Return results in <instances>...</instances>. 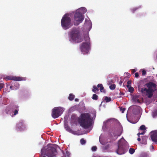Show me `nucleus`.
Wrapping results in <instances>:
<instances>
[{"label":"nucleus","mask_w":157,"mask_h":157,"mask_svg":"<svg viewBox=\"0 0 157 157\" xmlns=\"http://www.w3.org/2000/svg\"><path fill=\"white\" fill-rule=\"evenodd\" d=\"M147 88L145 87H138L139 91L143 94L145 95L149 98H151L153 95V93L156 88V85L152 82H149L144 85Z\"/></svg>","instance_id":"1"},{"label":"nucleus","mask_w":157,"mask_h":157,"mask_svg":"<svg viewBox=\"0 0 157 157\" xmlns=\"http://www.w3.org/2000/svg\"><path fill=\"white\" fill-rule=\"evenodd\" d=\"M80 125L82 128L87 129L92 125V119L91 115L88 113L81 114L79 119Z\"/></svg>","instance_id":"2"},{"label":"nucleus","mask_w":157,"mask_h":157,"mask_svg":"<svg viewBox=\"0 0 157 157\" xmlns=\"http://www.w3.org/2000/svg\"><path fill=\"white\" fill-rule=\"evenodd\" d=\"M57 146L52 144H48L47 147H44L41 150V155H45L48 157H54L57 152L56 148Z\"/></svg>","instance_id":"3"},{"label":"nucleus","mask_w":157,"mask_h":157,"mask_svg":"<svg viewBox=\"0 0 157 157\" xmlns=\"http://www.w3.org/2000/svg\"><path fill=\"white\" fill-rule=\"evenodd\" d=\"M86 11V8L82 7L77 10L74 14V24L75 25H78L82 22L84 19V17L82 14Z\"/></svg>","instance_id":"4"},{"label":"nucleus","mask_w":157,"mask_h":157,"mask_svg":"<svg viewBox=\"0 0 157 157\" xmlns=\"http://www.w3.org/2000/svg\"><path fill=\"white\" fill-rule=\"evenodd\" d=\"M69 36L74 41L79 43L83 40L79 30L77 28H73L69 33Z\"/></svg>","instance_id":"5"},{"label":"nucleus","mask_w":157,"mask_h":157,"mask_svg":"<svg viewBox=\"0 0 157 157\" xmlns=\"http://www.w3.org/2000/svg\"><path fill=\"white\" fill-rule=\"evenodd\" d=\"M61 25L63 29L65 30L71 27V19L67 16V14L63 16L61 20Z\"/></svg>","instance_id":"6"},{"label":"nucleus","mask_w":157,"mask_h":157,"mask_svg":"<svg viewBox=\"0 0 157 157\" xmlns=\"http://www.w3.org/2000/svg\"><path fill=\"white\" fill-rule=\"evenodd\" d=\"M90 38L89 36H86L84 37V40L86 42L82 44L80 49L82 52L84 53L87 52L90 48Z\"/></svg>","instance_id":"7"},{"label":"nucleus","mask_w":157,"mask_h":157,"mask_svg":"<svg viewBox=\"0 0 157 157\" xmlns=\"http://www.w3.org/2000/svg\"><path fill=\"white\" fill-rule=\"evenodd\" d=\"M63 111V109L61 107H55L52 109V116L54 119L57 118L62 114Z\"/></svg>","instance_id":"8"},{"label":"nucleus","mask_w":157,"mask_h":157,"mask_svg":"<svg viewBox=\"0 0 157 157\" xmlns=\"http://www.w3.org/2000/svg\"><path fill=\"white\" fill-rule=\"evenodd\" d=\"M124 140V138H122L118 141V148L116 152L119 155L123 154L125 152L124 147L125 143L123 141H122V140Z\"/></svg>","instance_id":"9"},{"label":"nucleus","mask_w":157,"mask_h":157,"mask_svg":"<svg viewBox=\"0 0 157 157\" xmlns=\"http://www.w3.org/2000/svg\"><path fill=\"white\" fill-rule=\"evenodd\" d=\"M16 129L17 131H23L26 129V127L23 120H21L17 124Z\"/></svg>","instance_id":"10"},{"label":"nucleus","mask_w":157,"mask_h":157,"mask_svg":"<svg viewBox=\"0 0 157 157\" xmlns=\"http://www.w3.org/2000/svg\"><path fill=\"white\" fill-rule=\"evenodd\" d=\"M11 108L12 114L11 115V116L13 117L18 113L19 110V107L18 105H15L11 107Z\"/></svg>","instance_id":"11"},{"label":"nucleus","mask_w":157,"mask_h":157,"mask_svg":"<svg viewBox=\"0 0 157 157\" xmlns=\"http://www.w3.org/2000/svg\"><path fill=\"white\" fill-rule=\"evenodd\" d=\"M6 79L8 80H12L15 81H21L23 80V77H20L16 76H8L6 77Z\"/></svg>","instance_id":"12"},{"label":"nucleus","mask_w":157,"mask_h":157,"mask_svg":"<svg viewBox=\"0 0 157 157\" xmlns=\"http://www.w3.org/2000/svg\"><path fill=\"white\" fill-rule=\"evenodd\" d=\"M151 138L153 142H157V131H153L151 132Z\"/></svg>","instance_id":"13"},{"label":"nucleus","mask_w":157,"mask_h":157,"mask_svg":"<svg viewBox=\"0 0 157 157\" xmlns=\"http://www.w3.org/2000/svg\"><path fill=\"white\" fill-rule=\"evenodd\" d=\"M77 116L76 115L72 114L71 118V122L72 123H75L77 120Z\"/></svg>","instance_id":"14"},{"label":"nucleus","mask_w":157,"mask_h":157,"mask_svg":"<svg viewBox=\"0 0 157 157\" xmlns=\"http://www.w3.org/2000/svg\"><path fill=\"white\" fill-rule=\"evenodd\" d=\"M11 108V107H7L5 110V113L7 114H9L11 116L12 114Z\"/></svg>","instance_id":"15"},{"label":"nucleus","mask_w":157,"mask_h":157,"mask_svg":"<svg viewBox=\"0 0 157 157\" xmlns=\"http://www.w3.org/2000/svg\"><path fill=\"white\" fill-rule=\"evenodd\" d=\"M64 127L67 131L73 134H75V132L71 130L67 125H65Z\"/></svg>","instance_id":"16"},{"label":"nucleus","mask_w":157,"mask_h":157,"mask_svg":"<svg viewBox=\"0 0 157 157\" xmlns=\"http://www.w3.org/2000/svg\"><path fill=\"white\" fill-rule=\"evenodd\" d=\"M97 87L100 88V90L101 92L104 93H105V90H104V87L101 84H99L97 85Z\"/></svg>","instance_id":"17"},{"label":"nucleus","mask_w":157,"mask_h":157,"mask_svg":"<svg viewBox=\"0 0 157 157\" xmlns=\"http://www.w3.org/2000/svg\"><path fill=\"white\" fill-rule=\"evenodd\" d=\"M147 137L146 136H144L142 137V144H146L147 143Z\"/></svg>","instance_id":"18"},{"label":"nucleus","mask_w":157,"mask_h":157,"mask_svg":"<svg viewBox=\"0 0 157 157\" xmlns=\"http://www.w3.org/2000/svg\"><path fill=\"white\" fill-rule=\"evenodd\" d=\"M75 97L74 95L73 94H69V96L68 97V99L70 101H72L74 99Z\"/></svg>","instance_id":"19"},{"label":"nucleus","mask_w":157,"mask_h":157,"mask_svg":"<svg viewBox=\"0 0 157 157\" xmlns=\"http://www.w3.org/2000/svg\"><path fill=\"white\" fill-rule=\"evenodd\" d=\"M93 89L92 91L94 93H96V91H98L99 89L95 86H94L93 87Z\"/></svg>","instance_id":"20"},{"label":"nucleus","mask_w":157,"mask_h":157,"mask_svg":"<svg viewBox=\"0 0 157 157\" xmlns=\"http://www.w3.org/2000/svg\"><path fill=\"white\" fill-rule=\"evenodd\" d=\"M104 100L106 102H108L111 101V99L110 97H105V98Z\"/></svg>","instance_id":"21"},{"label":"nucleus","mask_w":157,"mask_h":157,"mask_svg":"<svg viewBox=\"0 0 157 157\" xmlns=\"http://www.w3.org/2000/svg\"><path fill=\"white\" fill-rule=\"evenodd\" d=\"M14 89H13V90H17L19 88V84H18L17 82H16L15 83L14 86Z\"/></svg>","instance_id":"22"},{"label":"nucleus","mask_w":157,"mask_h":157,"mask_svg":"<svg viewBox=\"0 0 157 157\" xmlns=\"http://www.w3.org/2000/svg\"><path fill=\"white\" fill-rule=\"evenodd\" d=\"M116 88V85L115 84H112L109 86L110 89L112 90H114Z\"/></svg>","instance_id":"23"},{"label":"nucleus","mask_w":157,"mask_h":157,"mask_svg":"<svg viewBox=\"0 0 157 157\" xmlns=\"http://www.w3.org/2000/svg\"><path fill=\"white\" fill-rule=\"evenodd\" d=\"M92 98L93 100H97L98 99V96L97 94H94L93 95Z\"/></svg>","instance_id":"24"},{"label":"nucleus","mask_w":157,"mask_h":157,"mask_svg":"<svg viewBox=\"0 0 157 157\" xmlns=\"http://www.w3.org/2000/svg\"><path fill=\"white\" fill-rule=\"evenodd\" d=\"M135 151V149L133 148H130L129 150V152L131 154H133Z\"/></svg>","instance_id":"25"},{"label":"nucleus","mask_w":157,"mask_h":157,"mask_svg":"<svg viewBox=\"0 0 157 157\" xmlns=\"http://www.w3.org/2000/svg\"><path fill=\"white\" fill-rule=\"evenodd\" d=\"M147 154L145 153H142L141 155V157H148Z\"/></svg>","instance_id":"26"},{"label":"nucleus","mask_w":157,"mask_h":157,"mask_svg":"<svg viewBox=\"0 0 157 157\" xmlns=\"http://www.w3.org/2000/svg\"><path fill=\"white\" fill-rule=\"evenodd\" d=\"M80 142L81 144L82 145L86 143V140H85L83 138H82L80 140Z\"/></svg>","instance_id":"27"},{"label":"nucleus","mask_w":157,"mask_h":157,"mask_svg":"<svg viewBox=\"0 0 157 157\" xmlns=\"http://www.w3.org/2000/svg\"><path fill=\"white\" fill-rule=\"evenodd\" d=\"M140 129L141 130H145L146 129V128L144 125H142L141 126H140Z\"/></svg>","instance_id":"28"},{"label":"nucleus","mask_w":157,"mask_h":157,"mask_svg":"<svg viewBox=\"0 0 157 157\" xmlns=\"http://www.w3.org/2000/svg\"><path fill=\"white\" fill-rule=\"evenodd\" d=\"M129 88L128 91L129 92H130L131 93H132V92H133V91L134 90V89L132 87L129 86V88Z\"/></svg>","instance_id":"29"},{"label":"nucleus","mask_w":157,"mask_h":157,"mask_svg":"<svg viewBox=\"0 0 157 157\" xmlns=\"http://www.w3.org/2000/svg\"><path fill=\"white\" fill-rule=\"evenodd\" d=\"M119 108L120 109V110L121 111L122 113H124L125 109V108H123L122 107H119Z\"/></svg>","instance_id":"30"},{"label":"nucleus","mask_w":157,"mask_h":157,"mask_svg":"<svg viewBox=\"0 0 157 157\" xmlns=\"http://www.w3.org/2000/svg\"><path fill=\"white\" fill-rule=\"evenodd\" d=\"M127 88H129V87L131 86V82L130 81H128L127 82Z\"/></svg>","instance_id":"31"},{"label":"nucleus","mask_w":157,"mask_h":157,"mask_svg":"<svg viewBox=\"0 0 157 157\" xmlns=\"http://www.w3.org/2000/svg\"><path fill=\"white\" fill-rule=\"evenodd\" d=\"M97 149V147L95 146H94L92 147L91 150L92 151H96Z\"/></svg>","instance_id":"32"},{"label":"nucleus","mask_w":157,"mask_h":157,"mask_svg":"<svg viewBox=\"0 0 157 157\" xmlns=\"http://www.w3.org/2000/svg\"><path fill=\"white\" fill-rule=\"evenodd\" d=\"M146 72L145 70H143L142 71V75H146Z\"/></svg>","instance_id":"33"},{"label":"nucleus","mask_w":157,"mask_h":157,"mask_svg":"<svg viewBox=\"0 0 157 157\" xmlns=\"http://www.w3.org/2000/svg\"><path fill=\"white\" fill-rule=\"evenodd\" d=\"M135 77L136 78H138V77H139V74L137 72H136V73H135Z\"/></svg>","instance_id":"34"},{"label":"nucleus","mask_w":157,"mask_h":157,"mask_svg":"<svg viewBox=\"0 0 157 157\" xmlns=\"http://www.w3.org/2000/svg\"><path fill=\"white\" fill-rule=\"evenodd\" d=\"M144 132H142L141 133H138L137 134V135L138 136V137H140V135H143L144 134Z\"/></svg>","instance_id":"35"},{"label":"nucleus","mask_w":157,"mask_h":157,"mask_svg":"<svg viewBox=\"0 0 157 157\" xmlns=\"http://www.w3.org/2000/svg\"><path fill=\"white\" fill-rule=\"evenodd\" d=\"M136 10V8L133 9L132 10V12L133 13H134Z\"/></svg>","instance_id":"36"},{"label":"nucleus","mask_w":157,"mask_h":157,"mask_svg":"<svg viewBox=\"0 0 157 157\" xmlns=\"http://www.w3.org/2000/svg\"><path fill=\"white\" fill-rule=\"evenodd\" d=\"M10 88L13 90V89L14 88V86L13 85H11L10 86Z\"/></svg>","instance_id":"37"},{"label":"nucleus","mask_w":157,"mask_h":157,"mask_svg":"<svg viewBox=\"0 0 157 157\" xmlns=\"http://www.w3.org/2000/svg\"><path fill=\"white\" fill-rule=\"evenodd\" d=\"M66 153H67V155L69 157V152H68V151H67Z\"/></svg>","instance_id":"38"},{"label":"nucleus","mask_w":157,"mask_h":157,"mask_svg":"<svg viewBox=\"0 0 157 157\" xmlns=\"http://www.w3.org/2000/svg\"><path fill=\"white\" fill-rule=\"evenodd\" d=\"M137 140L138 141H140L141 140V139L140 137H139L138 138Z\"/></svg>","instance_id":"39"},{"label":"nucleus","mask_w":157,"mask_h":157,"mask_svg":"<svg viewBox=\"0 0 157 157\" xmlns=\"http://www.w3.org/2000/svg\"><path fill=\"white\" fill-rule=\"evenodd\" d=\"M132 72L134 73L136 71V70L135 69H133L132 70Z\"/></svg>","instance_id":"40"},{"label":"nucleus","mask_w":157,"mask_h":157,"mask_svg":"<svg viewBox=\"0 0 157 157\" xmlns=\"http://www.w3.org/2000/svg\"><path fill=\"white\" fill-rule=\"evenodd\" d=\"M136 101L138 103H140V100L139 99H137Z\"/></svg>","instance_id":"41"},{"label":"nucleus","mask_w":157,"mask_h":157,"mask_svg":"<svg viewBox=\"0 0 157 157\" xmlns=\"http://www.w3.org/2000/svg\"><path fill=\"white\" fill-rule=\"evenodd\" d=\"M75 101H78V99H77V98H75Z\"/></svg>","instance_id":"42"},{"label":"nucleus","mask_w":157,"mask_h":157,"mask_svg":"<svg viewBox=\"0 0 157 157\" xmlns=\"http://www.w3.org/2000/svg\"><path fill=\"white\" fill-rule=\"evenodd\" d=\"M154 114H155L156 115H157V112H155V113H154Z\"/></svg>","instance_id":"43"},{"label":"nucleus","mask_w":157,"mask_h":157,"mask_svg":"<svg viewBox=\"0 0 157 157\" xmlns=\"http://www.w3.org/2000/svg\"><path fill=\"white\" fill-rule=\"evenodd\" d=\"M46 157L45 156H43V157Z\"/></svg>","instance_id":"44"},{"label":"nucleus","mask_w":157,"mask_h":157,"mask_svg":"<svg viewBox=\"0 0 157 157\" xmlns=\"http://www.w3.org/2000/svg\"><path fill=\"white\" fill-rule=\"evenodd\" d=\"M86 20H86V19L85 20V21H86Z\"/></svg>","instance_id":"45"}]
</instances>
